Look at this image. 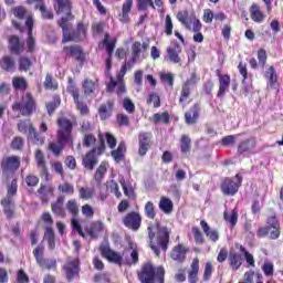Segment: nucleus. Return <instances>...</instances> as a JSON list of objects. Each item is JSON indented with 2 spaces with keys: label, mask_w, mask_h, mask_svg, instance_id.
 Returning a JSON list of instances; mask_svg holds the SVG:
<instances>
[{
  "label": "nucleus",
  "mask_w": 283,
  "mask_h": 283,
  "mask_svg": "<svg viewBox=\"0 0 283 283\" xmlns=\"http://www.w3.org/2000/svg\"><path fill=\"white\" fill-rule=\"evenodd\" d=\"M35 160L42 176H45V180H50V174L48 172V166L45 165V155H43L41 149L35 150Z\"/></svg>",
  "instance_id": "4be33fe9"
},
{
  "label": "nucleus",
  "mask_w": 283,
  "mask_h": 283,
  "mask_svg": "<svg viewBox=\"0 0 283 283\" xmlns=\"http://www.w3.org/2000/svg\"><path fill=\"white\" fill-rule=\"evenodd\" d=\"M54 10L56 14H66L62 17L57 22L60 28L63 30V43H67L70 41H85V36H87V27L83 23L77 24L76 31L70 32V23L67 21H72L74 15H72V2L70 0H53Z\"/></svg>",
  "instance_id": "f257e3e1"
},
{
  "label": "nucleus",
  "mask_w": 283,
  "mask_h": 283,
  "mask_svg": "<svg viewBox=\"0 0 283 283\" xmlns=\"http://www.w3.org/2000/svg\"><path fill=\"white\" fill-rule=\"evenodd\" d=\"M81 200H92L94 198V189L87 187H77Z\"/></svg>",
  "instance_id": "c03bdc74"
},
{
  "label": "nucleus",
  "mask_w": 283,
  "mask_h": 283,
  "mask_svg": "<svg viewBox=\"0 0 283 283\" xmlns=\"http://www.w3.org/2000/svg\"><path fill=\"white\" fill-rule=\"evenodd\" d=\"M0 67L4 72H14L17 67V62H14V59L10 55H6L0 60Z\"/></svg>",
  "instance_id": "cd10ccee"
},
{
  "label": "nucleus",
  "mask_w": 283,
  "mask_h": 283,
  "mask_svg": "<svg viewBox=\"0 0 283 283\" xmlns=\"http://www.w3.org/2000/svg\"><path fill=\"white\" fill-rule=\"evenodd\" d=\"M181 50H180V45L178 44H174L171 46H169L167 49V54H168V59L169 61H171V63H180V54Z\"/></svg>",
  "instance_id": "c85d7f7f"
},
{
  "label": "nucleus",
  "mask_w": 283,
  "mask_h": 283,
  "mask_svg": "<svg viewBox=\"0 0 283 283\" xmlns=\"http://www.w3.org/2000/svg\"><path fill=\"white\" fill-rule=\"evenodd\" d=\"M59 105H61V97L55 96L52 102L46 103L48 114H54V111L56 107H59Z\"/></svg>",
  "instance_id": "3c124183"
},
{
  "label": "nucleus",
  "mask_w": 283,
  "mask_h": 283,
  "mask_svg": "<svg viewBox=\"0 0 283 283\" xmlns=\"http://www.w3.org/2000/svg\"><path fill=\"white\" fill-rule=\"evenodd\" d=\"M223 218L226 222L231 224V227H235V224H238V212L235 210H232L230 214L228 211H224Z\"/></svg>",
  "instance_id": "09e8293b"
},
{
  "label": "nucleus",
  "mask_w": 283,
  "mask_h": 283,
  "mask_svg": "<svg viewBox=\"0 0 283 283\" xmlns=\"http://www.w3.org/2000/svg\"><path fill=\"white\" fill-rule=\"evenodd\" d=\"M125 151H127V147L125 146V142H122L116 150L112 151V156L115 160V163H120L123 160V157L125 156Z\"/></svg>",
  "instance_id": "a19ab883"
},
{
  "label": "nucleus",
  "mask_w": 283,
  "mask_h": 283,
  "mask_svg": "<svg viewBox=\"0 0 283 283\" xmlns=\"http://www.w3.org/2000/svg\"><path fill=\"white\" fill-rule=\"evenodd\" d=\"M32 67V61L25 56L19 59V70L20 72H28Z\"/></svg>",
  "instance_id": "8fccbe9b"
},
{
  "label": "nucleus",
  "mask_w": 283,
  "mask_h": 283,
  "mask_svg": "<svg viewBox=\"0 0 283 283\" xmlns=\"http://www.w3.org/2000/svg\"><path fill=\"white\" fill-rule=\"evenodd\" d=\"M145 216H147L150 220H154L156 218V208L154 207V202L148 201L145 205Z\"/></svg>",
  "instance_id": "864d4df0"
},
{
  "label": "nucleus",
  "mask_w": 283,
  "mask_h": 283,
  "mask_svg": "<svg viewBox=\"0 0 283 283\" xmlns=\"http://www.w3.org/2000/svg\"><path fill=\"white\" fill-rule=\"evenodd\" d=\"M101 253L103 258H106L108 262H113V264H123V255L120 253L109 249V247H102L101 248Z\"/></svg>",
  "instance_id": "2eb2a0df"
},
{
  "label": "nucleus",
  "mask_w": 283,
  "mask_h": 283,
  "mask_svg": "<svg viewBox=\"0 0 283 283\" xmlns=\"http://www.w3.org/2000/svg\"><path fill=\"white\" fill-rule=\"evenodd\" d=\"M265 78L268 80L270 87H277V73L275 72L274 66H270L264 74Z\"/></svg>",
  "instance_id": "473e14b6"
},
{
  "label": "nucleus",
  "mask_w": 283,
  "mask_h": 283,
  "mask_svg": "<svg viewBox=\"0 0 283 283\" xmlns=\"http://www.w3.org/2000/svg\"><path fill=\"white\" fill-rule=\"evenodd\" d=\"M198 271H200V261L198 258H195L191 263V270L189 272V282L196 283L198 282Z\"/></svg>",
  "instance_id": "f704fd0d"
},
{
  "label": "nucleus",
  "mask_w": 283,
  "mask_h": 283,
  "mask_svg": "<svg viewBox=\"0 0 283 283\" xmlns=\"http://www.w3.org/2000/svg\"><path fill=\"white\" fill-rule=\"evenodd\" d=\"M101 146L96 149H92L88 151L82 159V165H84L85 169H90L92 171L96 165H98V159H96V151L97 155L101 156L103 151H105V142L103 140V137H99Z\"/></svg>",
  "instance_id": "423d86ee"
},
{
  "label": "nucleus",
  "mask_w": 283,
  "mask_h": 283,
  "mask_svg": "<svg viewBox=\"0 0 283 283\" xmlns=\"http://www.w3.org/2000/svg\"><path fill=\"white\" fill-rule=\"evenodd\" d=\"M67 92L71 94V96H73V101L76 104V108L78 109L80 114H82V116L90 114V107H87L85 102L81 101L78 88L74 84H70L67 86Z\"/></svg>",
  "instance_id": "9b49d317"
},
{
  "label": "nucleus",
  "mask_w": 283,
  "mask_h": 283,
  "mask_svg": "<svg viewBox=\"0 0 283 283\" xmlns=\"http://www.w3.org/2000/svg\"><path fill=\"white\" fill-rule=\"evenodd\" d=\"M114 109V102L108 101L105 104H102L98 108V115L102 120H107L112 116V111Z\"/></svg>",
  "instance_id": "bb28decb"
},
{
  "label": "nucleus",
  "mask_w": 283,
  "mask_h": 283,
  "mask_svg": "<svg viewBox=\"0 0 283 283\" xmlns=\"http://www.w3.org/2000/svg\"><path fill=\"white\" fill-rule=\"evenodd\" d=\"M250 17L252 21L255 23H262L264 21L265 15L263 14L262 10H260V6L258 4H252L250 8Z\"/></svg>",
  "instance_id": "c756f323"
},
{
  "label": "nucleus",
  "mask_w": 283,
  "mask_h": 283,
  "mask_svg": "<svg viewBox=\"0 0 283 283\" xmlns=\"http://www.w3.org/2000/svg\"><path fill=\"white\" fill-rule=\"evenodd\" d=\"M11 13L15 19H19L20 21L25 20V25L30 30H33L34 28V17L32 15V11L28 10V8L23 6H17L11 9Z\"/></svg>",
  "instance_id": "1a4fd4ad"
},
{
  "label": "nucleus",
  "mask_w": 283,
  "mask_h": 283,
  "mask_svg": "<svg viewBox=\"0 0 283 283\" xmlns=\"http://www.w3.org/2000/svg\"><path fill=\"white\" fill-rule=\"evenodd\" d=\"M44 240H46L49 244V249L51 251H54V249L56 248V243H55L54 230L52 228H46V231L44 233Z\"/></svg>",
  "instance_id": "37998d69"
},
{
  "label": "nucleus",
  "mask_w": 283,
  "mask_h": 283,
  "mask_svg": "<svg viewBox=\"0 0 283 283\" xmlns=\"http://www.w3.org/2000/svg\"><path fill=\"white\" fill-rule=\"evenodd\" d=\"M17 179H13L10 186L8 187V192L4 199L12 200V197L17 196Z\"/></svg>",
  "instance_id": "052dcab7"
},
{
  "label": "nucleus",
  "mask_w": 283,
  "mask_h": 283,
  "mask_svg": "<svg viewBox=\"0 0 283 283\" xmlns=\"http://www.w3.org/2000/svg\"><path fill=\"white\" fill-rule=\"evenodd\" d=\"M191 149V138L187 135L181 136V151L182 154H187Z\"/></svg>",
  "instance_id": "6e6d98bb"
},
{
  "label": "nucleus",
  "mask_w": 283,
  "mask_h": 283,
  "mask_svg": "<svg viewBox=\"0 0 283 283\" xmlns=\"http://www.w3.org/2000/svg\"><path fill=\"white\" fill-rule=\"evenodd\" d=\"M105 174H107V166L105 164H101L95 172V180L101 182L102 178H104Z\"/></svg>",
  "instance_id": "e2e57ef3"
},
{
  "label": "nucleus",
  "mask_w": 283,
  "mask_h": 283,
  "mask_svg": "<svg viewBox=\"0 0 283 283\" xmlns=\"http://www.w3.org/2000/svg\"><path fill=\"white\" fill-rule=\"evenodd\" d=\"M117 87V95L120 96L127 92L125 88V82L123 80H117L115 81L114 77H111L109 83L107 84V91L108 92H114Z\"/></svg>",
  "instance_id": "b1692460"
},
{
  "label": "nucleus",
  "mask_w": 283,
  "mask_h": 283,
  "mask_svg": "<svg viewBox=\"0 0 283 283\" xmlns=\"http://www.w3.org/2000/svg\"><path fill=\"white\" fill-rule=\"evenodd\" d=\"M65 145H70V142H61L57 140V143H50L49 144V150L52 151L55 156H61V151L65 149Z\"/></svg>",
  "instance_id": "e433bc0d"
},
{
  "label": "nucleus",
  "mask_w": 283,
  "mask_h": 283,
  "mask_svg": "<svg viewBox=\"0 0 283 283\" xmlns=\"http://www.w3.org/2000/svg\"><path fill=\"white\" fill-rule=\"evenodd\" d=\"M198 118H200V105L197 103L185 113V120L187 125H196Z\"/></svg>",
  "instance_id": "6ab92c4d"
},
{
  "label": "nucleus",
  "mask_w": 283,
  "mask_h": 283,
  "mask_svg": "<svg viewBox=\"0 0 283 283\" xmlns=\"http://www.w3.org/2000/svg\"><path fill=\"white\" fill-rule=\"evenodd\" d=\"M151 147V137L147 133L139 134V148L138 154L140 156H146L147 151Z\"/></svg>",
  "instance_id": "412c9836"
},
{
  "label": "nucleus",
  "mask_w": 283,
  "mask_h": 283,
  "mask_svg": "<svg viewBox=\"0 0 283 283\" xmlns=\"http://www.w3.org/2000/svg\"><path fill=\"white\" fill-rule=\"evenodd\" d=\"M65 197L60 196L55 201L51 203V211L54 216H59V218H66L67 212H65Z\"/></svg>",
  "instance_id": "dca6fc26"
},
{
  "label": "nucleus",
  "mask_w": 283,
  "mask_h": 283,
  "mask_svg": "<svg viewBox=\"0 0 283 283\" xmlns=\"http://www.w3.org/2000/svg\"><path fill=\"white\" fill-rule=\"evenodd\" d=\"M256 145L255 138L242 140L238 145V154H253V149H255Z\"/></svg>",
  "instance_id": "aec40b11"
},
{
  "label": "nucleus",
  "mask_w": 283,
  "mask_h": 283,
  "mask_svg": "<svg viewBox=\"0 0 283 283\" xmlns=\"http://www.w3.org/2000/svg\"><path fill=\"white\" fill-rule=\"evenodd\" d=\"M9 50L13 54H23L25 51V43L21 42V39L18 35H11L9 39Z\"/></svg>",
  "instance_id": "f3484780"
},
{
  "label": "nucleus",
  "mask_w": 283,
  "mask_h": 283,
  "mask_svg": "<svg viewBox=\"0 0 283 283\" xmlns=\"http://www.w3.org/2000/svg\"><path fill=\"white\" fill-rule=\"evenodd\" d=\"M59 191L66 193L67 196L74 195V186L70 182H64L57 187Z\"/></svg>",
  "instance_id": "4d7b16f0"
},
{
  "label": "nucleus",
  "mask_w": 283,
  "mask_h": 283,
  "mask_svg": "<svg viewBox=\"0 0 283 283\" xmlns=\"http://www.w3.org/2000/svg\"><path fill=\"white\" fill-rule=\"evenodd\" d=\"M1 205L4 208L6 216H8V218H12L14 213V202L10 199H2Z\"/></svg>",
  "instance_id": "a18cd8bd"
},
{
  "label": "nucleus",
  "mask_w": 283,
  "mask_h": 283,
  "mask_svg": "<svg viewBox=\"0 0 283 283\" xmlns=\"http://www.w3.org/2000/svg\"><path fill=\"white\" fill-rule=\"evenodd\" d=\"M66 209H67L69 213H71L73 216V218L78 217V201H76V199H70L66 202Z\"/></svg>",
  "instance_id": "49530a36"
},
{
  "label": "nucleus",
  "mask_w": 283,
  "mask_h": 283,
  "mask_svg": "<svg viewBox=\"0 0 283 283\" xmlns=\"http://www.w3.org/2000/svg\"><path fill=\"white\" fill-rule=\"evenodd\" d=\"M187 251H189V249H187L182 244H178L174 248L171 252V258L175 260V262H185Z\"/></svg>",
  "instance_id": "393cba45"
},
{
  "label": "nucleus",
  "mask_w": 283,
  "mask_h": 283,
  "mask_svg": "<svg viewBox=\"0 0 283 283\" xmlns=\"http://www.w3.org/2000/svg\"><path fill=\"white\" fill-rule=\"evenodd\" d=\"M269 234L271 240H277V238H280V222L275 216L268 219V226L265 228L259 229L260 238H264V235Z\"/></svg>",
  "instance_id": "0eeeda50"
},
{
  "label": "nucleus",
  "mask_w": 283,
  "mask_h": 283,
  "mask_svg": "<svg viewBox=\"0 0 283 283\" xmlns=\"http://www.w3.org/2000/svg\"><path fill=\"white\" fill-rule=\"evenodd\" d=\"M138 280L142 283H165V268L154 269L151 263H146L138 273Z\"/></svg>",
  "instance_id": "7ed1b4c3"
},
{
  "label": "nucleus",
  "mask_w": 283,
  "mask_h": 283,
  "mask_svg": "<svg viewBox=\"0 0 283 283\" xmlns=\"http://www.w3.org/2000/svg\"><path fill=\"white\" fill-rule=\"evenodd\" d=\"M177 19L185 25L187 30H191V18H189V11L184 10L177 13Z\"/></svg>",
  "instance_id": "ea45409f"
},
{
  "label": "nucleus",
  "mask_w": 283,
  "mask_h": 283,
  "mask_svg": "<svg viewBox=\"0 0 283 283\" xmlns=\"http://www.w3.org/2000/svg\"><path fill=\"white\" fill-rule=\"evenodd\" d=\"M84 94L86 96H90V94H94V92H96V87H98V81H92L90 78L84 80L83 84H82Z\"/></svg>",
  "instance_id": "c9c22d12"
},
{
  "label": "nucleus",
  "mask_w": 283,
  "mask_h": 283,
  "mask_svg": "<svg viewBox=\"0 0 283 283\" xmlns=\"http://www.w3.org/2000/svg\"><path fill=\"white\" fill-rule=\"evenodd\" d=\"M56 140H60V143H69L72 147V145H74V137L72 136L74 120L67 117H60L56 119Z\"/></svg>",
  "instance_id": "20e7f679"
},
{
  "label": "nucleus",
  "mask_w": 283,
  "mask_h": 283,
  "mask_svg": "<svg viewBox=\"0 0 283 283\" xmlns=\"http://www.w3.org/2000/svg\"><path fill=\"white\" fill-rule=\"evenodd\" d=\"M240 185H242V176L240 175H237L233 179L226 178L221 182V191L224 196H235L240 189Z\"/></svg>",
  "instance_id": "6e6552de"
},
{
  "label": "nucleus",
  "mask_w": 283,
  "mask_h": 283,
  "mask_svg": "<svg viewBox=\"0 0 283 283\" xmlns=\"http://www.w3.org/2000/svg\"><path fill=\"white\" fill-rule=\"evenodd\" d=\"M38 196L42 202H49L50 197L54 196V186L52 184L41 185L38 189Z\"/></svg>",
  "instance_id": "5701e85b"
},
{
  "label": "nucleus",
  "mask_w": 283,
  "mask_h": 283,
  "mask_svg": "<svg viewBox=\"0 0 283 283\" xmlns=\"http://www.w3.org/2000/svg\"><path fill=\"white\" fill-rule=\"evenodd\" d=\"M200 226L209 240H211L212 242H218L220 234H218L217 230H211L209 223H207V221L205 220H201Z\"/></svg>",
  "instance_id": "7c9ffc66"
},
{
  "label": "nucleus",
  "mask_w": 283,
  "mask_h": 283,
  "mask_svg": "<svg viewBox=\"0 0 283 283\" xmlns=\"http://www.w3.org/2000/svg\"><path fill=\"white\" fill-rule=\"evenodd\" d=\"M230 264L234 271H238L239 266H242V254L240 253H231L230 254Z\"/></svg>",
  "instance_id": "de8ad7c7"
},
{
  "label": "nucleus",
  "mask_w": 283,
  "mask_h": 283,
  "mask_svg": "<svg viewBox=\"0 0 283 283\" xmlns=\"http://www.w3.org/2000/svg\"><path fill=\"white\" fill-rule=\"evenodd\" d=\"M147 231L150 249L154 251L155 255H160V249L167 251L169 247V229L160 226V221L156 220L149 223Z\"/></svg>",
  "instance_id": "f03ea898"
},
{
  "label": "nucleus",
  "mask_w": 283,
  "mask_h": 283,
  "mask_svg": "<svg viewBox=\"0 0 283 283\" xmlns=\"http://www.w3.org/2000/svg\"><path fill=\"white\" fill-rule=\"evenodd\" d=\"M45 253V247L43 245H38L33 250V255L38 262V264L42 263L45 258H43V254Z\"/></svg>",
  "instance_id": "603ef678"
},
{
  "label": "nucleus",
  "mask_w": 283,
  "mask_h": 283,
  "mask_svg": "<svg viewBox=\"0 0 283 283\" xmlns=\"http://www.w3.org/2000/svg\"><path fill=\"white\" fill-rule=\"evenodd\" d=\"M28 40H27V45H28V50L29 52H34V36H32V29L28 28Z\"/></svg>",
  "instance_id": "774afa93"
},
{
  "label": "nucleus",
  "mask_w": 283,
  "mask_h": 283,
  "mask_svg": "<svg viewBox=\"0 0 283 283\" xmlns=\"http://www.w3.org/2000/svg\"><path fill=\"white\" fill-rule=\"evenodd\" d=\"M105 229V224L102 221H94L87 230L91 238H98V234Z\"/></svg>",
  "instance_id": "72a5a7b5"
},
{
  "label": "nucleus",
  "mask_w": 283,
  "mask_h": 283,
  "mask_svg": "<svg viewBox=\"0 0 283 283\" xmlns=\"http://www.w3.org/2000/svg\"><path fill=\"white\" fill-rule=\"evenodd\" d=\"M64 52L67 56H74L77 61H83V50L78 46H65Z\"/></svg>",
  "instance_id": "4c0bfd02"
},
{
  "label": "nucleus",
  "mask_w": 283,
  "mask_h": 283,
  "mask_svg": "<svg viewBox=\"0 0 283 283\" xmlns=\"http://www.w3.org/2000/svg\"><path fill=\"white\" fill-rule=\"evenodd\" d=\"M192 234L197 244H205V237L198 227L192 228Z\"/></svg>",
  "instance_id": "680f3d73"
},
{
  "label": "nucleus",
  "mask_w": 283,
  "mask_h": 283,
  "mask_svg": "<svg viewBox=\"0 0 283 283\" xmlns=\"http://www.w3.org/2000/svg\"><path fill=\"white\" fill-rule=\"evenodd\" d=\"M159 209L164 213H171L174 211V202L167 197H161L159 201Z\"/></svg>",
  "instance_id": "58836bf2"
},
{
  "label": "nucleus",
  "mask_w": 283,
  "mask_h": 283,
  "mask_svg": "<svg viewBox=\"0 0 283 283\" xmlns=\"http://www.w3.org/2000/svg\"><path fill=\"white\" fill-rule=\"evenodd\" d=\"M12 84L15 90H25V87H28L25 77H13Z\"/></svg>",
  "instance_id": "5fc2aeb1"
},
{
  "label": "nucleus",
  "mask_w": 283,
  "mask_h": 283,
  "mask_svg": "<svg viewBox=\"0 0 283 283\" xmlns=\"http://www.w3.org/2000/svg\"><path fill=\"white\" fill-rule=\"evenodd\" d=\"M103 45L106 48L108 57L106 59V70H112V54H114V48H116V42L109 40V33L104 36Z\"/></svg>",
  "instance_id": "a211bd4d"
},
{
  "label": "nucleus",
  "mask_w": 283,
  "mask_h": 283,
  "mask_svg": "<svg viewBox=\"0 0 283 283\" xmlns=\"http://www.w3.org/2000/svg\"><path fill=\"white\" fill-rule=\"evenodd\" d=\"M12 109L21 116H32L36 112V99L30 93H24L21 99L12 105Z\"/></svg>",
  "instance_id": "39448f33"
},
{
  "label": "nucleus",
  "mask_w": 283,
  "mask_h": 283,
  "mask_svg": "<svg viewBox=\"0 0 283 283\" xmlns=\"http://www.w3.org/2000/svg\"><path fill=\"white\" fill-rule=\"evenodd\" d=\"M133 4L134 0H126L123 4L120 21H123L124 23L129 21V12H132Z\"/></svg>",
  "instance_id": "79ce46f5"
},
{
  "label": "nucleus",
  "mask_w": 283,
  "mask_h": 283,
  "mask_svg": "<svg viewBox=\"0 0 283 283\" xmlns=\"http://www.w3.org/2000/svg\"><path fill=\"white\" fill-rule=\"evenodd\" d=\"M82 214L84 218H94V208L90 203L82 206Z\"/></svg>",
  "instance_id": "bf43d9fd"
},
{
  "label": "nucleus",
  "mask_w": 283,
  "mask_h": 283,
  "mask_svg": "<svg viewBox=\"0 0 283 283\" xmlns=\"http://www.w3.org/2000/svg\"><path fill=\"white\" fill-rule=\"evenodd\" d=\"M18 129L21 132V134H36V128L32 125V122L30 119L20 120L18 123Z\"/></svg>",
  "instance_id": "2f4dec72"
},
{
  "label": "nucleus",
  "mask_w": 283,
  "mask_h": 283,
  "mask_svg": "<svg viewBox=\"0 0 283 283\" xmlns=\"http://www.w3.org/2000/svg\"><path fill=\"white\" fill-rule=\"evenodd\" d=\"M231 85V77L229 75H219V92L217 96L219 98H222L227 91L229 90V86Z\"/></svg>",
  "instance_id": "a878e982"
},
{
  "label": "nucleus",
  "mask_w": 283,
  "mask_h": 283,
  "mask_svg": "<svg viewBox=\"0 0 283 283\" xmlns=\"http://www.w3.org/2000/svg\"><path fill=\"white\" fill-rule=\"evenodd\" d=\"M21 167V158L17 156L3 157L1 160V170L4 176L14 174Z\"/></svg>",
  "instance_id": "9d476101"
},
{
  "label": "nucleus",
  "mask_w": 283,
  "mask_h": 283,
  "mask_svg": "<svg viewBox=\"0 0 283 283\" xmlns=\"http://www.w3.org/2000/svg\"><path fill=\"white\" fill-rule=\"evenodd\" d=\"M123 224H125L127 229L138 231L140 224H143V217H140V213L138 212H129L123 218Z\"/></svg>",
  "instance_id": "f8f14e48"
},
{
  "label": "nucleus",
  "mask_w": 283,
  "mask_h": 283,
  "mask_svg": "<svg viewBox=\"0 0 283 283\" xmlns=\"http://www.w3.org/2000/svg\"><path fill=\"white\" fill-rule=\"evenodd\" d=\"M154 104V107H160V97L156 93H150L147 98V104L151 105Z\"/></svg>",
  "instance_id": "69168bd1"
},
{
  "label": "nucleus",
  "mask_w": 283,
  "mask_h": 283,
  "mask_svg": "<svg viewBox=\"0 0 283 283\" xmlns=\"http://www.w3.org/2000/svg\"><path fill=\"white\" fill-rule=\"evenodd\" d=\"M42 269H56V260L54 259H44L39 263Z\"/></svg>",
  "instance_id": "0e129e2a"
},
{
  "label": "nucleus",
  "mask_w": 283,
  "mask_h": 283,
  "mask_svg": "<svg viewBox=\"0 0 283 283\" xmlns=\"http://www.w3.org/2000/svg\"><path fill=\"white\" fill-rule=\"evenodd\" d=\"M123 107L128 114H134V112H136V105H134V102H132L129 97L124 98Z\"/></svg>",
  "instance_id": "13d9d810"
},
{
  "label": "nucleus",
  "mask_w": 283,
  "mask_h": 283,
  "mask_svg": "<svg viewBox=\"0 0 283 283\" xmlns=\"http://www.w3.org/2000/svg\"><path fill=\"white\" fill-rule=\"evenodd\" d=\"M147 50H149V42H144L143 44L140 42H135L132 45V60L128 61V70H132L136 61L140 59V53L147 52Z\"/></svg>",
  "instance_id": "ddd939ff"
},
{
  "label": "nucleus",
  "mask_w": 283,
  "mask_h": 283,
  "mask_svg": "<svg viewBox=\"0 0 283 283\" xmlns=\"http://www.w3.org/2000/svg\"><path fill=\"white\" fill-rule=\"evenodd\" d=\"M80 264L81 261L78 259H67V262L64 265V271L69 282H72V280H74V277L78 275V271H81V269L78 268Z\"/></svg>",
  "instance_id": "4468645a"
},
{
  "label": "nucleus",
  "mask_w": 283,
  "mask_h": 283,
  "mask_svg": "<svg viewBox=\"0 0 283 283\" xmlns=\"http://www.w3.org/2000/svg\"><path fill=\"white\" fill-rule=\"evenodd\" d=\"M155 8L153 0H137L138 10H147V8Z\"/></svg>",
  "instance_id": "338daca9"
}]
</instances>
